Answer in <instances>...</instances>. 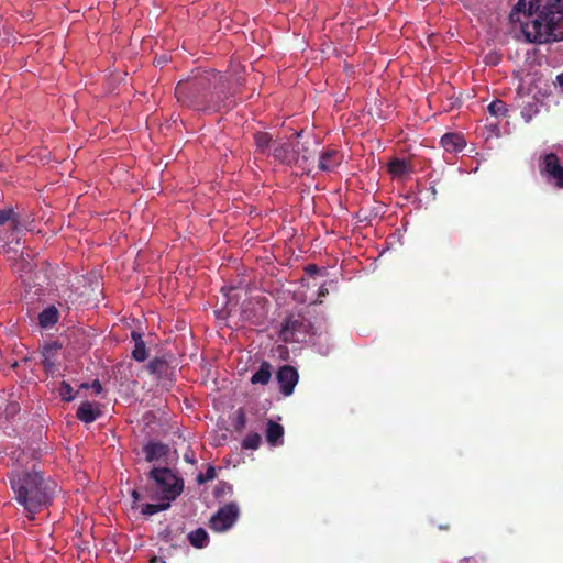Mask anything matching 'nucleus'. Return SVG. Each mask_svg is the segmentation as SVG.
Listing matches in <instances>:
<instances>
[{
  "label": "nucleus",
  "mask_w": 563,
  "mask_h": 563,
  "mask_svg": "<svg viewBox=\"0 0 563 563\" xmlns=\"http://www.w3.org/2000/svg\"><path fill=\"white\" fill-rule=\"evenodd\" d=\"M508 20L527 42L563 40V0H518Z\"/></svg>",
  "instance_id": "f257e3e1"
},
{
  "label": "nucleus",
  "mask_w": 563,
  "mask_h": 563,
  "mask_svg": "<svg viewBox=\"0 0 563 563\" xmlns=\"http://www.w3.org/2000/svg\"><path fill=\"white\" fill-rule=\"evenodd\" d=\"M228 93L223 77L216 69L198 71L179 81L175 88V96L181 104L203 112H218L225 108Z\"/></svg>",
  "instance_id": "f03ea898"
},
{
  "label": "nucleus",
  "mask_w": 563,
  "mask_h": 563,
  "mask_svg": "<svg viewBox=\"0 0 563 563\" xmlns=\"http://www.w3.org/2000/svg\"><path fill=\"white\" fill-rule=\"evenodd\" d=\"M8 478L13 499L23 507L30 520L52 504L57 490V484L35 467L13 470L8 474Z\"/></svg>",
  "instance_id": "7ed1b4c3"
},
{
  "label": "nucleus",
  "mask_w": 563,
  "mask_h": 563,
  "mask_svg": "<svg viewBox=\"0 0 563 563\" xmlns=\"http://www.w3.org/2000/svg\"><path fill=\"white\" fill-rule=\"evenodd\" d=\"M154 482L156 489L162 493L161 500L173 501L184 490V481L168 467H154L147 474Z\"/></svg>",
  "instance_id": "20e7f679"
},
{
  "label": "nucleus",
  "mask_w": 563,
  "mask_h": 563,
  "mask_svg": "<svg viewBox=\"0 0 563 563\" xmlns=\"http://www.w3.org/2000/svg\"><path fill=\"white\" fill-rule=\"evenodd\" d=\"M311 323L303 316L289 314L283 322L280 338L284 342H303L309 335Z\"/></svg>",
  "instance_id": "39448f33"
},
{
  "label": "nucleus",
  "mask_w": 563,
  "mask_h": 563,
  "mask_svg": "<svg viewBox=\"0 0 563 563\" xmlns=\"http://www.w3.org/2000/svg\"><path fill=\"white\" fill-rule=\"evenodd\" d=\"M539 172L549 184L563 188V166L555 153H547L540 157Z\"/></svg>",
  "instance_id": "423d86ee"
},
{
  "label": "nucleus",
  "mask_w": 563,
  "mask_h": 563,
  "mask_svg": "<svg viewBox=\"0 0 563 563\" xmlns=\"http://www.w3.org/2000/svg\"><path fill=\"white\" fill-rule=\"evenodd\" d=\"M239 512L235 503L225 504L211 517L209 527L217 532L227 531L238 520Z\"/></svg>",
  "instance_id": "0eeeda50"
},
{
  "label": "nucleus",
  "mask_w": 563,
  "mask_h": 563,
  "mask_svg": "<svg viewBox=\"0 0 563 563\" xmlns=\"http://www.w3.org/2000/svg\"><path fill=\"white\" fill-rule=\"evenodd\" d=\"M280 393L288 397L294 393L295 386L298 384V371L291 365L282 366L276 374Z\"/></svg>",
  "instance_id": "6e6552de"
},
{
  "label": "nucleus",
  "mask_w": 563,
  "mask_h": 563,
  "mask_svg": "<svg viewBox=\"0 0 563 563\" xmlns=\"http://www.w3.org/2000/svg\"><path fill=\"white\" fill-rule=\"evenodd\" d=\"M273 157L282 164L291 166L299 162V151L291 142L276 144L272 151Z\"/></svg>",
  "instance_id": "1a4fd4ad"
},
{
  "label": "nucleus",
  "mask_w": 563,
  "mask_h": 563,
  "mask_svg": "<svg viewBox=\"0 0 563 563\" xmlns=\"http://www.w3.org/2000/svg\"><path fill=\"white\" fill-rule=\"evenodd\" d=\"M343 159V155L340 151L330 148L324 151L319 158L318 167L323 172H333Z\"/></svg>",
  "instance_id": "9d476101"
},
{
  "label": "nucleus",
  "mask_w": 563,
  "mask_h": 563,
  "mask_svg": "<svg viewBox=\"0 0 563 563\" xmlns=\"http://www.w3.org/2000/svg\"><path fill=\"white\" fill-rule=\"evenodd\" d=\"M442 147L448 153H459L466 145L464 136L459 133H445L440 141Z\"/></svg>",
  "instance_id": "9b49d317"
},
{
  "label": "nucleus",
  "mask_w": 563,
  "mask_h": 563,
  "mask_svg": "<svg viewBox=\"0 0 563 563\" xmlns=\"http://www.w3.org/2000/svg\"><path fill=\"white\" fill-rule=\"evenodd\" d=\"M143 452L145 454V460L152 463L165 457L169 452V448L162 442L152 441L143 446Z\"/></svg>",
  "instance_id": "f8f14e48"
},
{
  "label": "nucleus",
  "mask_w": 563,
  "mask_h": 563,
  "mask_svg": "<svg viewBox=\"0 0 563 563\" xmlns=\"http://www.w3.org/2000/svg\"><path fill=\"white\" fill-rule=\"evenodd\" d=\"M101 416V410L90 401H84L77 409L76 417L84 423H92Z\"/></svg>",
  "instance_id": "ddd939ff"
},
{
  "label": "nucleus",
  "mask_w": 563,
  "mask_h": 563,
  "mask_svg": "<svg viewBox=\"0 0 563 563\" xmlns=\"http://www.w3.org/2000/svg\"><path fill=\"white\" fill-rule=\"evenodd\" d=\"M284 427L273 420H268L266 429V440L273 445H279L283 443Z\"/></svg>",
  "instance_id": "4468645a"
},
{
  "label": "nucleus",
  "mask_w": 563,
  "mask_h": 563,
  "mask_svg": "<svg viewBox=\"0 0 563 563\" xmlns=\"http://www.w3.org/2000/svg\"><path fill=\"white\" fill-rule=\"evenodd\" d=\"M9 224L12 232L20 230L21 221L20 216L13 209L0 210V225Z\"/></svg>",
  "instance_id": "2eb2a0df"
},
{
  "label": "nucleus",
  "mask_w": 563,
  "mask_h": 563,
  "mask_svg": "<svg viewBox=\"0 0 563 563\" xmlns=\"http://www.w3.org/2000/svg\"><path fill=\"white\" fill-rule=\"evenodd\" d=\"M58 317L59 312L57 308L49 306L38 314V324L45 329L51 328L57 323Z\"/></svg>",
  "instance_id": "dca6fc26"
},
{
  "label": "nucleus",
  "mask_w": 563,
  "mask_h": 563,
  "mask_svg": "<svg viewBox=\"0 0 563 563\" xmlns=\"http://www.w3.org/2000/svg\"><path fill=\"white\" fill-rule=\"evenodd\" d=\"M132 340L134 341V349L132 350V357L137 362H143L147 358V350L145 342L143 341L142 334L133 331Z\"/></svg>",
  "instance_id": "f3484780"
},
{
  "label": "nucleus",
  "mask_w": 563,
  "mask_h": 563,
  "mask_svg": "<svg viewBox=\"0 0 563 563\" xmlns=\"http://www.w3.org/2000/svg\"><path fill=\"white\" fill-rule=\"evenodd\" d=\"M272 377V366L268 362H263L260 368L252 375L251 383L253 385H267Z\"/></svg>",
  "instance_id": "a211bd4d"
},
{
  "label": "nucleus",
  "mask_w": 563,
  "mask_h": 563,
  "mask_svg": "<svg viewBox=\"0 0 563 563\" xmlns=\"http://www.w3.org/2000/svg\"><path fill=\"white\" fill-rule=\"evenodd\" d=\"M188 541L192 547L202 549L208 544L209 536L205 529L198 528L188 534Z\"/></svg>",
  "instance_id": "6ab92c4d"
},
{
  "label": "nucleus",
  "mask_w": 563,
  "mask_h": 563,
  "mask_svg": "<svg viewBox=\"0 0 563 563\" xmlns=\"http://www.w3.org/2000/svg\"><path fill=\"white\" fill-rule=\"evenodd\" d=\"M272 142H273V137L267 132H256L254 134L255 146H256L257 151L262 154L268 153Z\"/></svg>",
  "instance_id": "aec40b11"
},
{
  "label": "nucleus",
  "mask_w": 563,
  "mask_h": 563,
  "mask_svg": "<svg viewBox=\"0 0 563 563\" xmlns=\"http://www.w3.org/2000/svg\"><path fill=\"white\" fill-rule=\"evenodd\" d=\"M388 173L393 175V177H402L405 174L409 172L408 164L405 159L394 158L387 165Z\"/></svg>",
  "instance_id": "412c9836"
},
{
  "label": "nucleus",
  "mask_w": 563,
  "mask_h": 563,
  "mask_svg": "<svg viewBox=\"0 0 563 563\" xmlns=\"http://www.w3.org/2000/svg\"><path fill=\"white\" fill-rule=\"evenodd\" d=\"M170 503L167 500H162V503L158 504H144L141 506V514L144 516H152L154 514L168 509Z\"/></svg>",
  "instance_id": "4be33fe9"
},
{
  "label": "nucleus",
  "mask_w": 563,
  "mask_h": 563,
  "mask_svg": "<svg viewBox=\"0 0 563 563\" xmlns=\"http://www.w3.org/2000/svg\"><path fill=\"white\" fill-rule=\"evenodd\" d=\"M262 443V437L257 432L247 434L242 441V448L245 450H256Z\"/></svg>",
  "instance_id": "5701e85b"
},
{
  "label": "nucleus",
  "mask_w": 563,
  "mask_h": 563,
  "mask_svg": "<svg viewBox=\"0 0 563 563\" xmlns=\"http://www.w3.org/2000/svg\"><path fill=\"white\" fill-rule=\"evenodd\" d=\"M488 111L495 117H506L508 109L504 101L497 99L489 103Z\"/></svg>",
  "instance_id": "b1692460"
},
{
  "label": "nucleus",
  "mask_w": 563,
  "mask_h": 563,
  "mask_svg": "<svg viewBox=\"0 0 563 563\" xmlns=\"http://www.w3.org/2000/svg\"><path fill=\"white\" fill-rule=\"evenodd\" d=\"M147 368L152 374L162 375L167 368V363L161 357H155L147 364Z\"/></svg>",
  "instance_id": "393cba45"
},
{
  "label": "nucleus",
  "mask_w": 563,
  "mask_h": 563,
  "mask_svg": "<svg viewBox=\"0 0 563 563\" xmlns=\"http://www.w3.org/2000/svg\"><path fill=\"white\" fill-rule=\"evenodd\" d=\"M59 396L64 401H71L75 398V395L73 394V387L69 383L63 380L60 383L59 389H58Z\"/></svg>",
  "instance_id": "a878e982"
},
{
  "label": "nucleus",
  "mask_w": 563,
  "mask_h": 563,
  "mask_svg": "<svg viewBox=\"0 0 563 563\" xmlns=\"http://www.w3.org/2000/svg\"><path fill=\"white\" fill-rule=\"evenodd\" d=\"M216 468L211 465H209L205 473H199L197 475V482L198 484H205L207 482H210L216 478Z\"/></svg>",
  "instance_id": "bb28decb"
},
{
  "label": "nucleus",
  "mask_w": 563,
  "mask_h": 563,
  "mask_svg": "<svg viewBox=\"0 0 563 563\" xmlns=\"http://www.w3.org/2000/svg\"><path fill=\"white\" fill-rule=\"evenodd\" d=\"M234 429L235 431H242L245 426H246V416H245V412L242 408H240L238 411H236V418L234 420Z\"/></svg>",
  "instance_id": "cd10ccee"
},
{
  "label": "nucleus",
  "mask_w": 563,
  "mask_h": 563,
  "mask_svg": "<svg viewBox=\"0 0 563 563\" xmlns=\"http://www.w3.org/2000/svg\"><path fill=\"white\" fill-rule=\"evenodd\" d=\"M161 539L165 542H173V531L169 527H166L161 533Z\"/></svg>",
  "instance_id": "c85d7f7f"
},
{
  "label": "nucleus",
  "mask_w": 563,
  "mask_h": 563,
  "mask_svg": "<svg viewBox=\"0 0 563 563\" xmlns=\"http://www.w3.org/2000/svg\"><path fill=\"white\" fill-rule=\"evenodd\" d=\"M53 349H54L53 346H46L45 347V352H44V357H45L44 366L46 368L53 366V363L49 361V353L53 351Z\"/></svg>",
  "instance_id": "c756f323"
},
{
  "label": "nucleus",
  "mask_w": 563,
  "mask_h": 563,
  "mask_svg": "<svg viewBox=\"0 0 563 563\" xmlns=\"http://www.w3.org/2000/svg\"><path fill=\"white\" fill-rule=\"evenodd\" d=\"M131 496L133 499L132 508H137V501L141 499V494L139 493L137 489H133Z\"/></svg>",
  "instance_id": "7c9ffc66"
},
{
  "label": "nucleus",
  "mask_w": 563,
  "mask_h": 563,
  "mask_svg": "<svg viewBox=\"0 0 563 563\" xmlns=\"http://www.w3.org/2000/svg\"><path fill=\"white\" fill-rule=\"evenodd\" d=\"M91 388L93 389L95 394H100L102 391V385L98 379L92 382Z\"/></svg>",
  "instance_id": "2f4dec72"
},
{
  "label": "nucleus",
  "mask_w": 563,
  "mask_h": 563,
  "mask_svg": "<svg viewBox=\"0 0 563 563\" xmlns=\"http://www.w3.org/2000/svg\"><path fill=\"white\" fill-rule=\"evenodd\" d=\"M306 272L309 274V275H313V274H317L319 272V268L317 265L314 264H310L306 267Z\"/></svg>",
  "instance_id": "473e14b6"
},
{
  "label": "nucleus",
  "mask_w": 563,
  "mask_h": 563,
  "mask_svg": "<svg viewBox=\"0 0 563 563\" xmlns=\"http://www.w3.org/2000/svg\"><path fill=\"white\" fill-rule=\"evenodd\" d=\"M184 457H185V461L188 463H191V464L196 463V459H195V455L192 452L186 453Z\"/></svg>",
  "instance_id": "72a5a7b5"
},
{
  "label": "nucleus",
  "mask_w": 563,
  "mask_h": 563,
  "mask_svg": "<svg viewBox=\"0 0 563 563\" xmlns=\"http://www.w3.org/2000/svg\"><path fill=\"white\" fill-rule=\"evenodd\" d=\"M302 159L303 162H308L310 156L308 154V150L306 147L302 148V155H299V159Z\"/></svg>",
  "instance_id": "f704fd0d"
},
{
  "label": "nucleus",
  "mask_w": 563,
  "mask_h": 563,
  "mask_svg": "<svg viewBox=\"0 0 563 563\" xmlns=\"http://www.w3.org/2000/svg\"><path fill=\"white\" fill-rule=\"evenodd\" d=\"M327 294H328V289L324 286L319 288V296L320 297L321 296H325Z\"/></svg>",
  "instance_id": "c9c22d12"
},
{
  "label": "nucleus",
  "mask_w": 563,
  "mask_h": 563,
  "mask_svg": "<svg viewBox=\"0 0 563 563\" xmlns=\"http://www.w3.org/2000/svg\"><path fill=\"white\" fill-rule=\"evenodd\" d=\"M556 81H558V84H559L561 87H563V73H562V74H560V75H558V77H556Z\"/></svg>",
  "instance_id": "e433bc0d"
},
{
  "label": "nucleus",
  "mask_w": 563,
  "mask_h": 563,
  "mask_svg": "<svg viewBox=\"0 0 563 563\" xmlns=\"http://www.w3.org/2000/svg\"><path fill=\"white\" fill-rule=\"evenodd\" d=\"M295 136H296L297 139H298V137H300V136H301V132H296V133H295Z\"/></svg>",
  "instance_id": "4c0bfd02"
},
{
  "label": "nucleus",
  "mask_w": 563,
  "mask_h": 563,
  "mask_svg": "<svg viewBox=\"0 0 563 563\" xmlns=\"http://www.w3.org/2000/svg\"><path fill=\"white\" fill-rule=\"evenodd\" d=\"M157 561V558L154 556L152 560H151V563H155Z\"/></svg>",
  "instance_id": "58836bf2"
}]
</instances>
